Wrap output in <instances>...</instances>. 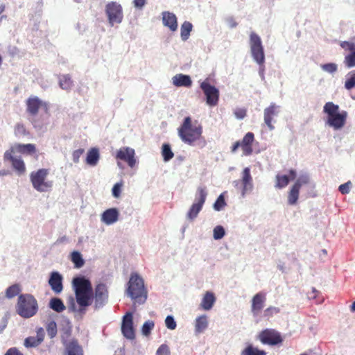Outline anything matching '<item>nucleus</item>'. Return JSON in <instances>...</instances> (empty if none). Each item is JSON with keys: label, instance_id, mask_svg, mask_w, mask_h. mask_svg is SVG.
I'll return each instance as SVG.
<instances>
[{"label": "nucleus", "instance_id": "ea45409f", "mask_svg": "<svg viewBox=\"0 0 355 355\" xmlns=\"http://www.w3.org/2000/svg\"><path fill=\"white\" fill-rule=\"evenodd\" d=\"M355 87V71H349L347 75V79L345 83V87L350 90Z\"/></svg>", "mask_w": 355, "mask_h": 355}, {"label": "nucleus", "instance_id": "3c124183", "mask_svg": "<svg viewBox=\"0 0 355 355\" xmlns=\"http://www.w3.org/2000/svg\"><path fill=\"white\" fill-rule=\"evenodd\" d=\"M225 230L222 226H216L214 229V238L216 240L222 239L225 235Z\"/></svg>", "mask_w": 355, "mask_h": 355}, {"label": "nucleus", "instance_id": "a211bd4d", "mask_svg": "<svg viewBox=\"0 0 355 355\" xmlns=\"http://www.w3.org/2000/svg\"><path fill=\"white\" fill-rule=\"evenodd\" d=\"M266 300V293L259 292L255 294L251 302V311L254 316H257L264 307Z\"/></svg>", "mask_w": 355, "mask_h": 355}, {"label": "nucleus", "instance_id": "c85d7f7f", "mask_svg": "<svg viewBox=\"0 0 355 355\" xmlns=\"http://www.w3.org/2000/svg\"><path fill=\"white\" fill-rule=\"evenodd\" d=\"M216 301V297L213 293L207 291L204 295L200 306L203 310L209 311L214 306Z\"/></svg>", "mask_w": 355, "mask_h": 355}, {"label": "nucleus", "instance_id": "a19ab883", "mask_svg": "<svg viewBox=\"0 0 355 355\" xmlns=\"http://www.w3.org/2000/svg\"><path fill=\"white\" fill-rule=\"evenodd\" d=\"M289 183V178L286 175H277L276 176V184L275 187L278 189H282L286 187Z\"/></svg>", "mask_w": 355, "mask_h": 355}, {"label": "nucleus", "instance_id": "864d4df0", "mask_svg": "<svg viewBox=\"0 0 355 355\" xmlns=\"http://www.w3.org/2000/svg\"><path fill=\"white\" fill-rule=\"evenodd\" d=\"M156 355H170L168 345L165 344L161 345L156 352Z\"/></svg>", "mask_w": 355, "mask_h": 355}, {"label": "nucleus", "instance_id": "f704fd0d", "mask_svg": "<svg viewBox=\"0 0 355 355\" xmlns=\"http://www.w3.org/2000/svg\"><path fill=\"white\" fill-rule=\"evenodd\" d=\"M300 190L298 188L292 186L288 195V203L290 205H294L297 203L299 198Z\"/></svg>", "mask_w": 355, "mask_h": 355}, {"label": "nucleus", "instance_id": "6e6d98bb", "mask_svg": "<svg viewBox=\"0 0 355 355\" xmlns=\"http://www.w3.org/2000/svg\"><path fill=\"white\" fill-rule=\"evenodd\" d=\"M351 185L352 184L349 181L345 184H340L338 187V190L342 194H347L349 193Z\"/></svg>", "mask_w": 355, "mask_h": 355}, {"label": "nucleus", "instance_id": "e2e57ef3", "mask_svg": "<svg viewBox=\"0 0 355 355\" xmlns=\"http://www.w3.org/2000/svg\"><path fill=\"white\" fill-rule=\"evenodd\" d=\"M227 23L230 28H235L237 26V22L233 17H230L227 19Z\"/></svg>", "mask_w": 355, "mask_h": 355}, {"label": "nucleus", "instance_id": "f03ea898", "mask_svg": "<svg viewBox=\"0 0 355 355\" xmlns=\"http://www.w3.org/2000/svg\"><path fill=\"white\" fill-rule=\"evenodd\" d=\"M202 126L198 125L192 126L190 116L184 118L182 124L178 128V135L182 141L187 144L192 145L202 137Z\"/></svg>", "mask_w": 355, "mask_h": 355}, {"label": "nucleus", "instance_id": "e433bc0d", "mask_svg": "<svg viewBox=\"0 0 355 355\" xmlns=\"http://www.w3.org/2000/svg\"><path fill=\"white\" fill-rule=\"evenodd\" d=\"M60 333L62 342L64 345V343H69L67 340L71 336V326L70 325V323L69 322L67 323L65 327H62L60 329Z\"/></svg>", "mask_w": 355, "mask_h": 355}, {"label": "nucleus", "instance_id": "4468645a", "mask_svg": "<svg viewBox=\"0 0 355 355\" xmlns=\"http://www.w3.org/2000/svg\"><path fill=\"white\" fill-rule=\"evenodd\" d=\"M93 298H94V306L96 309L101 308L105 304L108 298V291L105 284H98L96 285Z\"/></svg>", "mask_w": 355, "mask_h": 355}, {"label": "nucleus", "instance_id": "774afa93", "mask_svg": "<svg viewBox=\"0 0 355 355\" xmlns=\"http://www.w3.org/2000/svg\"><path fill=\"white\" fill-rule=\"evenodd\" d=\"M350 310L352 312H355V301L351 305Z\"/></svg>", "mask_w": 355, "mask_h": 355}, {"label": "nucleus", "instance_id": "dca6fc26", "mask_svg": "<svg viewBox=\"0 0 355 355\" xmlns=\"http://www.w3.org/2000/svg\"><path fill=\"white\" fill-rule=\"evenodd\" d=\"M340 46L346 51L350 53L345 55L344 64L347 68L355 67V43L349 41L341 42Z\"/></svg>", "mask_w": 355, "mask_h": 355}, {"label": "nucleus", "instance_id": "72a5a7b5", "mask_svg": "<svg viewBox=\"0 0 355 355\" xmlns=\"http://www.w3.org/2000/svg\"><path fill=\"white\" fill-rule=\"evenodd\" d=\"M241 355H266L264 350L259 349L252 345H248L242 352Z\"/></svg>", "mask_w": 355, "mask_h": 355}, {"label": "nucleus", "instance_id": "a18cd8bd", "mask_svg": "<svg viewBox=\"0 0 355 355\" xmlns=\"http://www.w3.org/2000/svg\"><path fill=\"white\" fill-rule=\"evenodd\" d=\"M280 312V309L277 307L270 306L267 308L263 312V317L266 319H269L272 317L274 314L279 313Z\"/></svg>", "mask_w": 355, "mask_h": 355}, {"label": "nucleus", "instance_id": "a878e982", "mask_svg": "<svg viewBox=\"0 0 355 355\" xmlns=\"http://www.w3.org/2000/svg\"><path fill=\"white\" fill-rule=\"evenodd\" d=\"M119 215V211L116 208H110L103 213L101 220L106 225H111L118 220Z\"/></svg>", "mask_w": 355, "mask_h": 355}, {"label": "nucleus", "instance_id": "c9c22d12", "mask_svg": "<svg viewBox=\"0 0 355 355\" xmlns=\"http://www.w3.org/2000/svg\"><path fill=\"white\" fill-rule=\"evenodd\" d=\"M192 24L189 21H186L182 24L180 31L181 38L183 41H186L187 40H188L190 35V33L192 31Z\"/></svg>", "mask_w": 355, "mask_h": 355}, {"label": "nucleus", "instance_id": "473e14b6", "mask_svg": "<svg viewBox=\"0 0 355 355\" xmlns=\"http://www.w3.org/2000/svg\"><path fill=\"white\" fill-rule=\"evenodd\" d=\"M59 85L64 90H69L73 86V80L68 74L60 75L59 76Z\"/></svg>", "mask_w": 355, "mask_h": 355}, {"label": "nucleus", "instance_id": "b1692460", "mask_svg": "<svg viewBox=\"0 0 355 355\" xmlns=\"http://www.w3.org/2000/svg\"><path fill=\"white\" fill-rule=\"evenodd\" d=\"M64 355H84L83 349L81 345L76 339L64 343Z\"/></svg>", "mask_w": 355, "mask_h": 355}, {"label": "nucleus", "instance_id": "58836bf2", "mask_svg": "<svg viewBox=\"0 0 355 355\" xmlns=\"http://www.w3.org/2000/svg\"><path fill=\"white\" fill-rule=\"evenodd\" d=\"M21 292V288L18 284H13L9 286L6 291V297L10 299L17 296Z\"/></svg>", "mask_w": 355, "mask_h": 355}, {"label": "nucleus", "instance_id": "37998d69", "mask_svg": "<svg viewBox=\"0 0 355 355\" xmlns=\"http://www.w3.org/2000/svg\"><path fill=\"white\" fill-rule=\"evenodd\" d=\"M46 331L51 338H54L57 334V324L55 321H51L46 326Z\"/></svg>", "mask_w": 355, "mask_h": 355}, {"label": "nucleus", "instance_id": "aec40b11", "mask_svg": "<svg viewBox=\"0 0 355 355\" xmlns=\"http://www.w3.org/2000/svg\"><path fill=\"white\" fill-rule=\"evenodd\" d=\"M254 141V135L252 132H248L243 137V139L240 141L241 148L243 151V155L245 156H249L252 154L253 148L252 144Z\"/></svg>", "mask_w": 355, "mask_h": 355}, {"label": "nucleus", "instance_id": "680f3d73", "mask_svg": "<svg viewBox=\"0 0 355 355\" xmlns=\"http://www.w3.org/2000/svg\"><path fill=\"white\" fill-rule=\"evenodd\" d=\"M319 294V291H317L315 288H312L311 291L308 292V297L309 299H315Z\"/></svg>", "mask_w": 355, "mask_h": 355}, {"label": "nucleus", "instance_id": "2eb2a0df", "mask_svg": "<svg viewBox=\"0 0 355 355\" xmlns=\"http://www.w3.org/2000/svg\"><path fill=\"white\" fill-rule=\"evenodd\" d=\"M121 331L128 339L133 340L135 338V332L133 327V317L132 313H127L123 318Z\"/></svg>", "mask_w": 355, "mask_h": 355}, {"label": "nucleus", "instance_id": "2f4dec72", "mask_svg": "<svg viewBox=\"0 0 355 355\" xmlns=\"http://www.w3.org/2000/svg\"><path fill=\"white\" fill-rule=\"evenodd\" d=\"M49 307L58 313H61L66 309L62 300L58 297H53L51 299L49 302Z\"/></svg>", "mask_w": 355, "mask_h": 355}, {"label": "nucleus", "instance_id": "20e7f679", "mask_svg": "<svg viewBox=\"0 0 355 355\" xmlns=\"http://www.w3.org/2000/svg\"><path fill=\"white\" fill-rule=\"evenodd\" d=\"M38 311V304L35 297L31 294H21L16 305L17 313L24 318L35 315Z\"/></svg>", "mask_w": 355, "mask_h": 355}, {"label": "nucleus", "instance_id": "39448f33", "mask_svg": "<svg viewBox=\"0 0 355 355\" xmlns=\"http://www.w3.org/2000/svg\"><path fill=\"white\" fill-rule=\"evenodd\" d=\"M127 293L133 300L143 304L147 299V291L144 280L137 274H132L128 282Z\"/></svg>", "mask_w": 355, "mask_h": 355}, {"label": "nucleus", "instance_id": "4d7b16f0", "mask_svg": "<svg viewBox=\"0 0 355 355\" xmlns=\"http://www.w3.org/2000/svg\"><path fill=\"white\" fill-rule=\"evenodd\" d=\"M123 186V184L121 182V183H116L113 188H112V195L115 197V198H119L121 195V187Z\"/></svg>", "mask_w": 355, "mask_h": 355}, {"label": "nucleus", "instance_id": "6ab92c4d", "mask_svg": "<svg viewBox=\"0 0 355 355\" xmlns=\"http://www.w3.org/2000/svg\"><path fill=\"white\" fill-rule=\"evenodd\" d=\"M279 107L275 103H271L268 107L264 110V122L268 128L272 130L275 127L272 124L273 118L277 115Z\"/></svg>", "mask_w": 355, "mask_h": 355}, {"label": "nucleus", "instance_id": "5701e85b", "mask_svg": "<svg viewBox=\"0 0 355 355\" xmlns=\"http://www.w3.org/2000/svg\"><path fill=\"white\" fill-rule=\"evenodd\" d=\"M49 284L54 293H61L63 289L62 275L58 272H52L49 279Z\"/></svg>", "mask_w": 355, "mask_h": 355}, {"label": "nucleus", "instance_id": "f8f14e48", "mask_svg": "<svg viewBox=\"0 0 355 355\" xmlns=\"http://www.w3.org/2000/svg\"><path fill=\"white\" fill-rule=\"evenodd\" d=\"M26 110L32 116L37 114L40 108H43L46 113L49 112V103L41 101L37 96L29 97L26 102Z\"/></svg>", "mask_w": 355, "mask_h": 355}, {"label": "nucleus", "instance_id": "7ed1b4c3", "mask_svg": "<svg viewBox=\"0 0 355 355\" xmlns=\"http://www.w3.org/2000/svg\"><path fill=\"white\" fill-rule=\"evenodd\" d=\"M323 111L327 114V124L334 130H340L346 123L347 113L345 111L339 112V106L333 102H327L323 107Z\"/></svg>", "mask_w": 355, "mask_h": 355}, {"label": "nucleus", "instance_id": "1a4fd4ad", "mask_svg": "<svg viewBox=\"0 0 355 355\" xmlns=\"http://www.w3.org/2000/svg\"><path fill=\"white\" fill-rule=\"evenodd\" d=\"M105 13L107 16L109 23L113 26L114 24H119L123 18V9L121 6L115 2H109L105 6Z\"/></svg>", "mask_w": 355, "mask_h": 355}, {"label": "nucleus", "instance_id": "7c9ffc66", "mask_svg": "<svg viewBox=\"0 0 355 355\" xmlns=\"http://www.w3.org/2000/svg\"><path fill=\"white\" fill-rule=\"evenodd\" d=\"M208 326L207 317L205 315L198 317L196 320L195 329L197 333L204 331Z\"/></svg>", "mask_w": 355, "mask_h": 355}, {"label": "nucleus", "instance_id": "412c9836", "mask_svg": "<svg viewBox=\"0 0 355 355\" xmlns=\"http://www.w3.org/2000/svg\"><path fill=\"white\" fill-rule=\"evenodd\" d=\"M8 150H13V153H18L26 155H33L36 153L37 149L35 144H16Z\"/></svg>", "mask_w": 355, "mask_h": 355}, {"label": "nucleus", "instance_id": "f257e3e1", "mask_svg": "<svg viewBox=\"0 0 355 355\" xmlns=\"http://www.w3.org/2000/svg\"><path fill=\"white\" fill-rule=\"evenodd\" d=\"M72 284L78 304L83 308L89 306L93 299L91 282L85 277H77L73 279Z\"/></svg>", "mask_w": 355, "mask_h": 355}, {"label": "nucleus", "instance_id": "cd10ccee", "mask_svg": "<svg viewBox=\"0 0 355 355\" xmlns=\"http://www.w3.org/2000/svg\"><path fill=\"white\" fill-rule=\"evenodd\" d=\"M242 184H243V194L250 191L252 188V178L250 175V170L249 168H245L243 171L242 175Z\"/></svg>", "mask_w": 355, "mask_h": 355}, {"label": "nucleus", "instance_id": "9b49d317", "mask_svg": "<svg viewBox=\"0 0 355 355\" xmlns=\"http://www.w3.org/2000/svg\"><path fill=\"white\" fill-rule=\"evenodd\" d=\"M200 88L206 96V103L210 106H216L219 100V91L211 85L209 80L206 79L200 83Z\"/></svg>", "mask_w": 355, "mask_h": 355}, {"label": "nucleus", "instance_id": "0eeeda50", "mask_svg": "<svg viewBox=\"0 0 355 355\" xmlns=\"http://www.w3.org/2000/svg\"><path fill=\"white\" fill-rule=\"evenodd\" d=\"M207 196V192L205 187H198L195 202L192 204L187 214L189 220H193L198 216V214L202 210L203 205L205 202Z\"/></svg>", "mask_w": 355, "mask_h": 355}, {"label": "nucleus", "instance_id": "bb28decb", "mask_svg": "<svg viewBox=\"0 0 355 355\" xmlns=\"http://www.w3.org/2000/svg\"><path fill=\"white\" fill-rule=\"evenodd\" d=\"M173 84L176 87H189L192 85V80L189 76L178 73L172 78Z\"/></svg>", "mask_w": 355, "mask_h": 355}, {"label": "nucleus", "instance_id": "09e8293b", "mask_svg": "<svg viewBox=\"0 0 355 355\" xmlns=\"http://www.w3.org/2000/svg\"><path fill=\"white\" fill-rule=\"evenodd\" d=\"M226 205L224 197L223 195H220L214 204V208L216 211L221 210Z\"/></svg>", "mask_w": 355, "mask_h": 355}, {"label": "nucleus", "instance_id": "bf43d9fd", "mask_svg": "<svg viewBox=\"0 0 355 355\" xmlns=\"http://www.w3.org/2000/svg\"><path fill=\"white\" fill-rule=\"evenodd\" d=\"M4 355H24L17 348L11 347L7 350Z\"/></svg>", "mask_w": 355, "mask_h": 355}, {"label": "nucleus", "instance_id": "6e6552de", "mask_svg": "<svg viewBox=\"0 0 355 355\" xmlns=\"http://www.w3.org/2000/svg\"><path fill=\"white\" fill-rule=\"evenodd\" d=\"M250 44L252 55L254 60L259 64L263 65L265 62V55L260 37L255 33L250 36Z\"/></svg>", "mask_w": 355, "mask_h": 355}, {"label": "nucleus", "instance_id": "052dcab7", "mask_svg": "<svg viewBox=\"0 0 355 355\" xmlns=\"http://www.w3.org/2000/svg\"><path fill=\"white\" fill-rule=\"evenodd\" d=\"M146 3V0H134V6L137 8L141 9Z\"/></svg>", "mask_w": 355, "mask_h": 355}, {"label": "nucleus", "instance_id": "9d476101", "mask_svg": "<svg viewBox=\"0 0 355 355\" xmlns=\"http://www.w3.org/2000/svg\"><path fill=\"white\" fill-rule=\"evenodd\" d=\"M258 338L262 344L272 346L281 344L283 342L280 333L274 329H266L261 331Z\"/></svg>", "mask_w": 355, "mask_h": 355}, {"label": "nucleus", "instance_id": "de8ad7c7", "mask_svg": "<svg viewBox=\"0 0 355 355\" xmlns=\"http://www.w3.org/2000/svg\"><path fill=\"white\" fill-rule=\"evenodd\" d=\"M321 68L323 71L330 73L336 72L338 69V66L335 63H327L321 65Z\"/></svg>", "mask_w": 355, "mask_h": 355}, {"label": "nucleus", "instance_id": "0e129e2a", "mask_svg": "<svg viewBox=\"0 0 355 355\" xmlns=\"http://www.w3.org/2000/svg\"><path fill=\"white\" fill-rule=\"evenodd\" d=\"M241 147V143H240V141H236L233 146H232V153H234L236 152V150L239 148Z\"/></svg>", "mask_w": 355, "mask_h": 355}, {"label": "nucleus", "instance_id": "603ef678", "mask_svg": "<svg viewBox=\"0 0 355 355\" xmlns=\"http://www.w3.org/2000/svg\"><path fill=\"white\" fill-rule=\"evenodd\" d=\"M165 324L168 329L173 330L176 328V322L171 315H168L165 319Z\"/></svg>", "mask_w": 355, "mask_h": 355}, {"label": "nucleus", "instance_id": "4c0bfd02", "mask_svg": "<svg viewBox=\"0 0 355 355\" xmlns=\"http://www.w3.org/2000/svg\"><path fill=\"white\" fill-rule=\"evenodd\" d=\"M162 155L165 162H168L173 157L174 153L171 150V146L168 144H164L162 145Z\"/></svg>", "mask_w": 355, "mask_h": 355}, {"label": "nucleus", "instance_id": "8fccbe9b", "mask_svg": "<svg viewBox=\"0 0 355 355\" xmlns=\"http://www.w3.org/2000/svg\"><path fill=\"white\" fill-rule=\"evenodd\" d=\"M15 133L17 136H23L28 134L24 124L17 123L15 128Z\"/></svg>", "mask_w": 355, "mask_h": 355}, {"label": "nucleus", "instance_id": "423d86ee", "mask_svg": "<svg viewBox=\"0 0 355 355\" xmlns=\"http://www.w3.org/2000/svg\"><path fill=\"white\" fill-rule=\"evenodd\" d=\"M49 173V169L40 168L30 174V180L33 187L39 192H46L51 189L53 182L46 180Z\"/></svg>", "mask_w": 355, "mask_h": 355}, {"label": "nucleus", "instance_id": "338daca9", "mask_svg": "<svg viewBox=\"0 0 355 355\" xmlns=\"http://www.w3.org/2000/svg\"><path fill=\"white\" fill-rule=\"evenodd\" d=\"M289 174L292 180H294L296 178V171L293 169H291L289 171Z\"/></svg>", "mask_w": 355, "mask_h": 355}, {"label": "nucleus", "instance_id": "79ce46f5", "mask_svg": "<svg viewBox=\"0 0 355 355\" xmlns=\"http://www.w3.org/2000/svg\"><path fill=\"white\" fill-rule=\"evenodd\" d=\"M71 261L76 268H81L85 261L79 252L74 251L71 253Z\"/></svg>", "mask_w": 355, "mask_h": 355}, {"label": "nucleus", "instance_id": "13d9d810", "mask_svg": "<svg viewBox=\"0 0 355 355\" xmlns=\"http://www.w3.org/2000/svg\"><path fill=\"white\" fill-rule=\"evenodd\" d=\"M236 117L239 119H243L246 116V110L244 108H238L234 111Z\"/></svg>", "mask_w": 355, "mask_h": 355}, {"label": "nucleus", "instance_id": "5fc2aeb1", "mask_svg": "<svg viewBox=\"0 0 355 355\" xmlns=\"http://www.w3.org/2000/svg\"><path fill=\"white\" fill-rule=\"evenodd\" d=\"M85 153V150L83 148H79L78 150H74L72 153V159L74 163H78L80 160V157Z\"/></svg>", "mask_w": 355, "mask_h": 355}, {"label": "nucleus", "instance_id": "69168bd1", "mask_svg": "<svg viewBox=\"0 0 355 355\" xmlns=\"http://www.w3.org/2000/svg\"><path fill=\"white\" fill-rule=\"evenodd\" d=\"M6 10V4L0 0V15H1Z\"/></svg>", "mask_w": 355, "mask_h": 355}, {"label": "nucleus", "instance_id": "393cba45", "mask_svg": "<svg viewBox=\"0 0 355 355\" xmlns=\"http://www.w3.org/2000/svg\"><path fill=\"white\" fill-rule=\"evenodd\" d=\"M162 22L165 26L168 27L173 32L175 31L178 28L177 17L172 12L168 11L163 12Z\"/></svg>", "mask_w": 355, "mask_h": 355}, {"label": "nucleus", "instance_id": "4be33fe9", "mask_svg": "<svg viewBox=\"0 0 355 355\" xmlns=\"http://www.w3.org/2000/svg\"><path fill=\"white\" fill-rule=\"evenodd\" d=\"M44 338V331L40 327L37 329L36 336H29L24 340V346L27 348L37 347L43 342Z\"/></svg>", "mask_w": 355, "mask_h": 355}, {"label": "nucleus", "instance_id": "c03bdc74", "mask_svg": "<svg viewBox=\"0 0 355 355\" xmlns=\"http://www.w3.org/2000/svg\"><path fill=\"white\" fill-rule=\"evenodd\" d=\"M310 182V179L309 178L308 175H301L297 180L296 182H295V184L293 185L297 188H298L299 189H301V187L303 186V185H306V184H309Z\"/></svg>", "mask_w": 355, "mask_h": 355}, {"label": "nucleus", "instance_id": "49530a36", "mask_svg": "<svg viewBox=\"0 0 355 355\" xmlns=\"http://www.w3.org/2000/svg\"><path fill=\"white\" fill-rule=\"evenodd\" d=\"M154 327V322L153 321H146L144 323L141 329L142 334L144 336H148L151 330Z\"/></svg>", "mask_w": 355, "mask_h": 355}, {"label": "nucleus", "instance_id": "ddd939ff", "mask_svg": "<svg viewBox=\"0 0 355 355\" xmlns=\"http://www.w3.org/2000/svg\"><path fill=\"white\" fill-rule=\"evenodd\" d=\"M13 150H6L3 155L5 161H9L11 163L12 168L19 175H24L26 171L24 162L21 158H17L13 156Z\"/></svg>", "mask_w": 355, "mask_h": 355}, {"label": "nucleus", "instance_id": "c756f323", "mask_svg": "<svg viewBox=\"0 0 355 355\" xmlns=\"http://www.w3.org/2000/svg\"><path fill=\"white\" fill-rule=\"evenodd\" d=\"M100 159L99 150L96 148H92L87 152L86 157V164L89 166H96Z\"/></svg>", "mask_w": 355, "mask_h": 355}, {"label": "nucleus", "instance_id": "f3484780", "mask_svg": "<svg viewBox=\"0 0 355 355\" xmlns=\"http://www.w3.org/2000/svg\"><path fill=\"white\" fill-rule=\"evenodd\" d=\"M135 150L130 147H122L116 153V159L125 162L132 168L136 164Z\"/></svg>", "mask_w": 355, "mask_h": 355}]
</instances>
